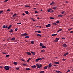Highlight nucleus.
Instances as JSON below:
<instances>
[{
    "label": "nucleus",
    "instance_id": "f257e3e1",
    "mask_svg": "<svg viewBox=\"0 0 73 73\" xmlns=\"http://www.w3.org/2000/svg\"><path fill=\"white\" fill-rule=\"evenodd\" d=\"M4 68L6 70H9V67L8 66H5Z\"/></svg>",
    "mask_w": 73,
    "mask_h": 73
},
{
    "label": "nucleus",
    "instance_id": "f03ea898",
    "mask_svg": "<svg viewBox=\"0 0 73 73\" xmlns=\"http://www.w3.org/2000/svg\"><path fill=\"white\" fill-rule=\"evenodd\" d=\"M36 66H37V68H39L40 69L41 68L40 67H42V65L41 64H39V65L38 64H36Z\"/></svg>",
    "mask_w": 73,
    "mask_h": 73
},
{
    "label": "nucleus",
    "instance_id": "7ed1b4c3",
    "mask_svg": "<svg viewBox=\"0 0 73 73\" xmlns=\"http://www.w3.org/2000/svg\"><path fill=\"white\" fill-rule=\"evenodd\" d=\"M28 35V34L26 33L21 34V37H23V36H27Z\"/></svg>",
    "mask_w": 73,
    "mask_h": 73
},
{
    "label": "nucleus",
    "instance_id": "20e7f679",
    "mask_svg": "<svg viewBox=\"0 0 73 73\" xmlns=\"http://www.w3.org/2000/svg\"><path fill=\"white\" fill-rule=\"evenodd\" d=\"M59 39L58 38H57L55 39V40H54V41L55 42H57L58 41Z\"/></svg>",
    "mask_w": 73,
    "mask_h": 73
},
{
    "label": "nucleus",
    "instance_id": "39448f33",
    "mask_svg": "<svg viewBox=\"0 0 73 73\" xmlns=\"http://www.w3.org/2000/svg\"><path fill=\"white\" fill-rule=\"evenodd\" d=\"M48 66H47V68H50L52 66V64L51 63L49 64Z\"/></svg>",
    "mask_w": 73,
    "mask_h": 73
},
{
    "label": "nucleus",
    "instance_id": "423d86ee",
    "mask_svg": "<svg viewBox=\"0 0 73 73\" xmlns=\"http://www.w3.org/2000/svg\"><path fill=\"white\" fill-rule=\"evenodd\" d=\"M26 53L29 55H31V53L29 52H26Z\"/></svg>",
    "mask_w": 73,
    "mask_h": 73
},
{
    "label": "nucleus",
    "instance_id": "0eeeda50",
    "mask_svg": "<svg viewBox=\"0 0 73 73\" xmlns=\"http://www.w3.org/2000/svg\"><path fill=\"white\" fill-rule=\"evenodd\" d=\"M62 46L63 47H64V48H66L67 46L66 44H63L62 45Z\"/></svg>",
    "mask_w": 73,
    "mask_h": 73
},
{
    "label": "nucleus",
    "instance_id": "6e6552de",
    "mask_svg": "<svg viewBox=\"0 0 73 73\" xmlns=\"http://www.w3.org/2000/svg\"><path fill=\"white\" fill-rule=\"evenodd\" d=\"M52 10V9L50 8L48 9V10H47V12H50V11Z\"/></svg>",
    "mask_w": 73,
    "mask_h": 73
},
{
    "label": "nucleus",
    "instance_id": "1a4fd4ad",
    "mask_svg": "<svg viewBox=\"0 0 73 73\" xmlns=\"http://www.w3.org/2000/svg\"><path fill=\"white\" fill-rule=\"evenodd\" d=\"M51 26V24H48L47 25H46V27H50Z\"/></svg>",
    "mask_w": 73,
    "mask_h": 73
},
{
    "label": "nucleus",
    "instance_id": "9d476101",
    "mask_svg": "<svg viewBox=\"0 0 73 73\" xmlns=\"http://www.w3.org/2000/svg\"><path fill=\"white\" fill-rule=\"evenodd\" d=\"M54 63L55 64H59V62H54Z\"/></svg>",
    "mask_w": 73,
    "mask_h": 73
},
{
    "label": "nucleus",
    "instance_id": "9b49d317",
    "mask_svg": "<svg viewBox=\"0 0 73 73\" xmlns=\"http://www.w3.org/2000/svg\"><path fill=\"white\" fill-rule=\"evenodd\" d=\"M42 48H46V46L44 45H43L42 46Z\"/></svg>",
    "mask_w": 73,
    "mask_h": 73
},
{
    "label": "nucleus",
    "instance_id": "f8f14e48",
    "mask_svg": "<svg viewBox=\"0 0 73 73\" xmlns=\"http://www.w3.org/2000/svg\"><path fill=\"white\" fill-rule=\"evenodd\" d=\"M54 4V2L52 1L50 4V5H51L53 4Z\"/></svg>",
    "mask_w": 73,
    "mask_h": 73
},
{
    "label": "nucleus",
    "instance_id": "ddd939ff",
    "mask_svg": "<svg viewBox=\"0 0 73 73\" xmlns=\"http://www.w3.org/2000/svg\"><path fill=\"white\" fill-rule=\"evenodd\" d=\"M31 43L32 44H34V41H31Z\"/></svg>",
    "mask_w": 73,
    "mask_h": 73
},
{
    "label": "nucleus",
    "instance_id": "4468645a",
    "mask_svg": "<svg viewBox=\"0 0 73 73\" xmlns=\"http://www.w3.org/2000/svg\"><path fill=\"white\" fill-rule=\"evenodd\" d=\"M68 52H67L66 54H64V56H66V55H68Z\"/></svg>",
    "mask_w": 73,
    "mask_h": 73
},
{
    "label": "nucleus",
    "instance_id": "2eb2a0df",
    "mask_svg": "<svg viewBox=\"0 0 73 73\" xmlns=\"http://www.w3.org/2000/svg\"><path fill=\"white\" fill-rule=\"evenodd\" d=\"M36 66L35 65H34L31 66L32 68H35Z\"/></svg>",
    "mask_w": 73,
    "mask_h": 73
},
{
    "label": "nucleus",
    "instance_id": "dca6fc26",
    "mask_svg": "<svg viewBox=\"0 0 73 73\" xmlns=\"http://www.w3.org/2000/svg\"><path fill=\"white\" fill-rule=\"evenodd\" d=\"M43 44L42 43H40V46H42H42H43Z\"/></svg>",
    "mask_w": 73,
    "mask_h": 73
},
{
    "label": "nucleus",
    "instance_id": "f3484780",
    "mask_svg": "<svg viewBox=\"0 0 73 73\" xmlns=\"http://www.w3.org/2000/svg\"><path fill=\"white\" fill-rule=\"evenodd\" d=\"M57 35V34H53L51 35V36H56Z\"/></svg>",
    "mask_w": 73,
    "mask_h": 73
},
{
    "label": "nucleus",
    "instance_id": "a211bd4d",
    "mask_svg": "<svg viewBox=\"0 0 73 73\" xmlns=\"http://www.w3.org/2000/svg\"><path fill=\"white\" fill-rule=\"evenodd\" d=\"M37 36H39V37H42V36L41 35V34H37Z\"/></svg>",
    "mask_w": 73,
    "mask_h": 73
},
{
    "label": "nucleus",
    "instance_id": "6ab92c4d",
    "mask_svg": "<svg viewBox=\"0 0 73 73\" xmlns=\"http://www.w3.org/2000/svg\"><path fill=\"white\" fill-rule=\"evenodd\" d=\"M12 27V25H10L8 27V29H10L11 27Z\"/></svg>",
    "mask_w": 73,
    "mask_h": 73
},
{
    "label": "nucleus",
    "instance_id": "aec40b11",
    "mask_svg": "<svg viewBox=\"0 0 73 73\" xmlns=\"http://www.w3.org/2000/svg\"><path fill=\"white\" fill-rule=\"evenodd\" d=\"M26 70H27L29 71V70H30L31 69L29 68H26Z\"/></svg>",
    "mask_w": 73,
    "mask_h": 73
},
{
    "label": "nucleus",
    "instance_id": "412c9836",
    "mask_svg": "<svg viewBox=\"0 0 73 73\" xmlns=\"http://www.w3.org/2000/svg\"><path fill=\"white\" fill-rule=\"evenodd\" d=\"M13 64L14 65H16L17 64V63L16 62H14Z\"/></svg>",
    "mask_w": 73,
    "mask_h": 73
},
{
    "label": "nucleus",
    "instance_id": "4be33fe9",
    "mask_svg": "<svg viewBox=\"0 0 73 73\" xmlns=\"http://www.w3.org/2000/svg\"><path fill=\"white\" fill-rule=\"evenodd\" d=\"M62 29H60L59 30H58V31H57V32H59L62 31Z\"/></svg>",
    "mask_w": 73,
    "mask_h": 73
},
{
    "label": "nucleus",
    "instance_id": "5701e85b",
    "mask_svg": "<svg viewBox=\"0 0 73 73\" xmlns=\"http://www.w3.org/2000/svg\"><path fill=\"white\" fill-rule=\"evenodd\" d=\"M57 7V6L54 7L53 8V9L54 10H56V8Z\"/></svg>",
    "mask_w": 73,
    "mask_h": 73
},
{
    "label": "nucleus",
    "instance_id": "b1692460",
    "mask_svg": "<svg viewBox=\"0 0 73 73\" xmlns=\"http://www.w3.org/2000/svg\"><path fill=\"white\" fill-rule=\"evenodd\" d=\"M58 17H62V15H58Z\"/></svg>",
    "mask_w": 73,
    "mask_h": 73
},
{
    "label": "nucleus",
    "instance_id": "393cba45",
    "mask_svg": "<svg viewBox=\"0 0 73 73\" xmlns=\"http://www.w3.org/2000/svg\"><path fill=\"white\" fill-rule=\"evenodd\" d=\"M38 58L39 59V60L41 61V60H42V59L41 58L39 57V58Z\"/></svg>",
    "mask_w": 73,
    "mask_h": 73
},
{
    "label": "nucleus",
    "instance_id": "a878e982",
    "mask_svg": "<svg viewBox=\"0 0 73 73\" xmlns=\"http://www.w3.org/2000/svg\"><path fill=\"white\" fill-rule=\"evenodd\" d=\"M25 13H26V14H28V11H25Z\"/></svg>",
    "mask_w": 73,
    "mask_h": 73
},
{
    "label": "nucleus",
    "instance_id": "bb28decb",
    "mask_svg": "<svg viewBox=\"0 0 73 73\" xmlns=\"http://www.w3.org/2000/svg\"><path fill=\"white\" fill-rule=\"evenodd\" d=\"M31 60L30 58H29L27 61V62H29V61H30Z\"/></svg>",
    "mask_w": 73,
    "mask_h": 73
},
{
    "label": "nucleus",
    "instance_id": "cd10ccee",
    "mask_svg": "<svg viewBox=\"0 0 73 73\" xmlns=\"http://www.w3.org/2000/svg\"><path fill=\"white\" fill-rule=\"evenodd\" d=\"M13 31V30L12 29H11V30L9 32L10 33H12Z\"/></svg>",
    "mask_w": 73,
    "mask_h": 73
},
{
    "label": "nucleus",
    "instance_id": "c85d7f7f",
    "mask_svg": "<svg viewBox=\"0 0 73 73\" xmlns=\"http://www.w3.org/2000/svg\"><path fill=\"white\" fill-rule=\"evenodd\" d=\"M3 10H1V11H0V14L2 13H3Z\"/></svg>",
    "mask_w": 73,
    "mask_h": 73
},
{
    "label": "nucleus",
    "instance_id": "c756f323",
    "mask_svg": "<svg viewBox=\"0 0 73 73\" xmlns=\"http://www.w3.org/2000/svg\"><path fill=\"white\" fill-rule=\"evenodd\" d=\"M45 52V50H41V53H44V52Z\"/></svg>",
    "mask_w": 73,
    "mask_h": 73
},
{
    "label": "nucleus",
    "instance_id": "7c9ffc66",
    "mask_svg": "<svg viewBox=\"0 0 73 73\" xmlns=\"http://www.w3.org/2000/svg\"><path fill=\"white\" fill-rule=\"evenodd\" d=\"M65 11H62L61 12V14H64V13H65Z\"/></svg>",
    "mask_w": 73,
    "mask_h": 73
},
{
    "label": "nucleus",
    "instance_id": "2f4dec72",
    "mask_svg": "<svg viewBox=\"0 0 73 73\" xmlns=\"http://www.w3.org/2000/svg\"><path fill=\"white\" fill-rule=\"evenodd\" d=\"M47 66H45L44 68V69L45 70H46L47 69Z\"/></svg>",
    "mask_w": 73,
    "mask_h": 73
},
{
    "label": "nucleus",
    "instance_id": "473e14b6",
    "mask_svg": "<svg viewBox=\"0 0 73 73\" xmlns=\"http://www.w3.org/2000/svg\"><path fill=\"white\" fill-rule=\"evenodd\" d=\"M44 71H41L40 72V73H44Z\"/></svg>",
    "mask_w": 73,
    "mask_h": 73
},
{
    "label": "nucleus",
    "instance_id": "72a5a7b5",
    "mask_svg": "<svg viewBox=\"0 0 73 73\" xmlns=\"http://www.w3.org/2000/svg\"><path fill=\"white\" fill-rule=\"evenodd\" d=\"M9 55H7L5 56V57H6V58H8V57H9Z\"/></svg>",
    "mask_w": 73,
    "mask_h": 73
},
{
    "label": "nucleus",
    "instance_id": "f704fd0d",
    "mask_svg": "<svg viewBox=\"0 0 73 73\" xmlns=\"http://www.w3.org/2000/svg\"><path fill=\"white\" fill-rule=\"evenodd\" d=\"M15 39V38L14 37L11 39V40H13Z\"/></svg>",
    "mask_w": 73,
    "mask_h": 73
},
{
    "label": "nucleus",
    "instance_id": "c9c22d12",
    "mask_svg": "<svg viewBox=\"0 0 73 73\" xmlns=\"http://www.w3.org/2000/svg\"><path fill=\"white\" fill-rule=\"evenodd\" d=\"M17 14L16 13H15L14 14V15H13V17H14V16H16Z\"/></svg>",
    "mask_w": 73,
    "mask_h": 73
},
{
    "label": "nucleus",
    "instance_id": "e433bc0d",
    "mask_svg": "<svg viewBox=\"0 0 73 73\" xmlns=\"http://www.w3.org/2000/svg\"><path fill=\"white\" fill-rule=\"evenodd\" d=\"M50 18L51 19H54V18L52 17H50Z\"/></svg>",
    "mask_w": 73,
    "mask_h": 73
},
{
    "label": "nucleus",
    "instance_id": "4c0bfd02",
    "mask_svg": "<svg viewBox=\"0 0 73 73\" xmlns=\"http://www.w3.org/2000/svg\"><path fill=\"white\" fill-rule=\"evenodd\" d=\"M25 7H29V8H30V6H27V5H25Z\"/></svg>",
    "mask_w": 73,
    "mask_h": 73
},
{
    "label": "nucleus",
    "instance_id": "58836bf2",
    "mask_svg": "<svg viewBox=\"0 0 73 73\" xmlns=\"http://www.w3.org/2000/svg\"><path fill=\"white\" fill-rule=\"evenodd\" d=\"M29 38V37L28 36H27L25 37V38Z\"/></svg>",
    "mask_w": 73,
    "mask_h": 73
},
{
    "label": "nucleus",
    "instance_id": "ea45409f",
    "mask_svg": "<svg viewBox=\"0 0 73 73\" xmlns=\"http://www.w3.org/2000/svg\"><path fill=\"white\" fill-rule=\"evenodd\" d=\"M5 28V25H4L3 26V28Z\"/></svg>",
    "mask_w": 73,
    "mask_h": 73
},
{
    "label": "nucleus",
    "instance_id": "a19ab883",
    "mask_svg": "<svg viewBox=\"0 0 73 73\" xmlns=\"http://www.w3.org/2000/svg\"><path fill=\"white\" fill-rule=\"evenodd\" d=\"M70 71V70H69V69H68L67 71L66 72V73H68Z\"/></svg>",
    "mask_w": 73,
    "mask_h": 73
},
{
    "label": "nucleus",
    "instance_id": "79ce46f5",
    "mask_svg": "<svg viewBox=\"0 0 73 73\" xmlns=\"http://www.w3.org/2000/svg\"><path fill=\"white\" fill-rule=\"evenodd\" d=\"M18 29H17V28H16V29H15V31H17L18 30Z\"/></svg>",
    "mask_w": 73,
    "mask_h": 73
},
{
    "label": "nucleus",
    "instance_id": "37998d69",
    "mask_svg": "<svg viewBox=\"0 0 73 73\" xmlns=\"http://www.w3.org/2000/svg\"><path fill=\"white\" fill-rule=\"evenodd\" d=\"M11 10L9 9H8V10H7V12H10Z\"/></svg>",
    "mask_w": 73,
    "mask_h": 73
},
{
    "label": "nucleus",
    "instance_id": "c03bdc74",
    "mask_svg": "<svg viewBox=\"0 0 73 73\" xmlns=\"http://www.w3.org/2000/svg\"><path fill=\"white\" fill-rule=\"evenodd\" d=\"M41 33V31H40V30H39L38 32V33Z\"/></svg>",
    "mask_w": 73,
    "mask_h": 73
},
{
    "label": "nucleus",
    "instance_id": "a18cd8bd",
    "mask_svg": "<svg viewBox=\"0 0 73 73\" xmlns=\"http://www.w3.org/2000/svg\"><path fill=\"white\" fill-rule=\"evenodd\" d=\"M5 28H8V26H7V25H6L5 26Z\"/></svg>",
    "mask_w": 73,
    "mask_h": 73
},
{
    "label": "nucleus",
    "instance_id": "49530a36",
    "mask_svg": "<svg viewBox=\"0 0 73 73\" xmlns=\"http://www.w3.org/2000/svg\"><path fill=\"white\" fill-rule=\"evenodd\" d=\"M53 24L54 25H57V23H53Z\"/></svg>",
    "mask_w": 73,
    "mask_h": 73
},
{
    "label": "nucleus",
    "instance_id": "de8ad7c7",
    "mask_svg": "<svg viewBox=\"0 0 73 73\" xmlns=\"http://www.w3.org/2000/svg\"><path fill=\"white\" fill-rule=\"evenodd\" d=\"M56 72L57 73H59L60 72V71H56Z\"/></svg>",
    "mask_w": 73,
    "mask_h": 73
},
{
    "label": "nucleus",
    "instance_id": "09e8293b",
    "mask_svg": "<svg viewBox=\"0 0 73 73\" xmlns=\"http://www.w3.org/2000/svg\"><path fill=\"white\" fill-rule=\"evenodd\" d=\"M56 23H57L58 24L60 23V21H56Z\"/></svg>",
    "mask_w": 73,
    "mask_h": 73
},
{
    "label": "nucleus",
    "instance_id": "8fccbe9b",
    "mask_svg": "<svg viewBox=\"0 0 73 73\" xmlns=\"http://www.w3.org/2000/svg\"><path fill=\"white\" fill-rule=\"evenodd\" d=\"M72 29V28H71L70 29H68V31H70Z\"/></svg>",
    "mask_w": 73,
    "mask_h": 73
},
{
    "label": "nucleus",
    "instance_id": "3c124183",
    "mask_svg": "<svg viewBox=\"0 0 73 73\" xmlns=\"http://www.w3.org/2000/svg\"><path fill=\"white\" fill-rule=\"evenodd\" d=\"M23 66H28L27 65V64H23Z\"/></svg>",
    "mask_w": 73,
    "mask_h": 73
},
{
    "label": "nucleus",
    "instance_id": "603ef678",
    "mask_svg": "<svg viewBox=\"0 0 73 73\" xmlns=\"http://www.w3.org/2000/svg\"><path fill=\"white\" fill-rule=\"evenodd\" d=\"M19 69H20V68H16L15 69L16 70H18Z\"/></svg>",
    "mask_w": 73,
    "mask_h": 73
},
{
    "label": "nucleus",
    "instance_id": "864d4df0",
    "mask_svg": "<svg viewBox=\"0 0 73 73\" xmlns=\"http://www.w3.org/2000/svg\"><path fill=\"white\" fill-rule=\"evenodd\" d=\"M21 24V22H20L19 23H17V24Z\"/></svg>",
    "mask_w": 73,
    "mask_h": 73
},
{
    "label": "nucleus",
    "instance_id": "5fc2aeb1",
    "mask_svg": "<svg viewBox=\"0 0 73 73\" xmlns=\"http://www.w3.org/2000/svg\"><path fill=\"white\" fill-rule=\"evenodd\" d=\"M8 1V0H5V1H4V2H7Z\"/></svg>",
    "mask_w": 73,
    "mask_h": 73
},
{
    "label": "nucleus",
    "instance_id": "6e6d98bb",
    "mask_svg": "<svg viewBox=\"0 0 73 73\" xmlns=\"http://www.w3.org/2000/svg\"><path fill=\"white\" fill-rule=\"evenodd\" d=\"M35 61H36V62H38V60L37 59H36V60Z\"/></svg>",
    "mask_w": 73,
    "mask_h": 73
},
{
    "label": "nucleus",
    "instance_id": "4d7b16f0",
    "mask_svg": "<svg viewBox=\"0 0 73 73\" xmlns=\"http://www.w3.org/2000/svg\"><path fill=\"white\" fill-rule=\"evenodd\" d=\"M54 12V11L53 10H52L51 11V13H53Z\"/></svg>",
    "mask_w": 73,
    "mask_h": 73
},
{
    "label": "nucleus",
    "instance_id": "13d9d810",
    "mask_svg": "<svg viewBox=\"0 0 73 73\" xmlns=\"http://www.w3.org/2000/svg\"><path fill=\"white\" fill-rule=\"evenodd\" d=\"M22 15L24 16L25 15V13H23V14H22Z\"/></svg>",
    "mask_w": 73,
    "mask_h": 73
},
{
    "label": "nucleus",
    "instance_id": "bf43d9fd",
    "mask_svg": "<svg viewBox=\"0 0 73 73\" xmlns=\"http://www.w3.org/2000/svg\"><path fill=\"white\" fill-rule=\"evenodd\" d=\"M73 33V31H70V33Z\"/></svg>",
    "mask_w": 73,
    "mask_h": 73
},
{
    "label": "nucleus",
    "instance_id": "052dcab7",
    "mask_svg": "<svg viewBox=\"0 0 73 73\" xmlns=\"http://www.w3.org/2000/svg\"><path fill=\"white\" fill-rule=\"evenodd\" d=\"M35 52H33V55H35Z\"/></svg>",
    "mask_w": 73,
    "mask_h": 73
},
{
    "label": "nucleus",
    "instance_id": "680f3d73",
    "mask_svg": "<svg viewBox=\"0 0 73 73\" xmlns=\"http://www.w3.org/2000/svg\"><path fill=\"white\" fill-rule=\"evenodd\" d=\"M62 39H63L64 40H65V38H62Z\"/></svg>",
    "mask_w": 73,
    "mask_h": 73
},
{
    "label": "nucleus",
    "instance_id": "e2e57ef3",
    "mask_svg": "<svg viewBox=\"0 0 73 73\" xmlns=\"http://www.w3.org/2000/svg\"><path fill=\"white\" fill-rule=\"evenodd\" d=\"M38 13V12L37 11H35V13Z\"/></svg>",
    "mask_w": 73,
    "mask_h": 73
},
{
    "label": "nucleus",
    "instance_id": "0e129e2a",
    "mask_svg": "<svg viewBox=\"0 0 73 73\" xmlns=\"http://www.w3.org/2000/svg\"><path fill=\"white\" fill-rule=\"evenodd\" d=\"M66 60V59H62L63 61H65Z\"/></svg>",
    "mask_w": 73,
    "mask_h": 73
},
{
    "label": "nucleus",
    "instance_id": "69168bd1",
    "mask_svg": "<svg viewBox=\"0 0 73 73\" xmlns=\"http://www.w3.org/2000/svg\"><path fill=\"white\" fill-rule=\"evenodd\" d=\"M54 67H57V66L56 65H54Z\"/></svg>",
    "mask_w": 73,
    "mask_h": 73
},
{
    "label": "nucleus",
    "instance_id": "338daca9",
    "mask_svg": "<svg viewBox=\"0 0 73 73\" xmlns=\"http://www.w3.org/2000/svg\"><path fill=\"white\" fill-rule=\"evenodd\" d=\"M32 20H33V21H35V20H34V19H33Z\"/></svg>",
    "mask_w": 73,
    "mask_h": 73
},
{
    "label": "nucleus",
    "instance_id": "774afa93",
    "mask_svg": "<svg viewBox=\"0 0 73 73\" xmlns=\"http://www.w3.org/2000/svg\"><path fill=\"white\" fill-rule=\"evenodd\" d=\"M37 19H40V18L39 17H37Z\"/></svg>",
    "mask_w": 73,
    "mask_h": 73
}]
</instances>
